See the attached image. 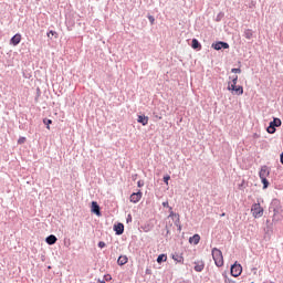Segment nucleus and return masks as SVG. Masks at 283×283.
I'll use <instances>...</instances> for the list:
<instances>
[{
	"label": "nucleus",
	"mask_w": 283,
	"mask_h": 283,
	"mask_svg": "<svg viewBox=\"0 0 283 283\" xmlns=\"http://www.w3.org/2000/svg\"><path fill=\"white\" fill-rule=\"evenodd\" d=\"M146 273H150L149 270H146Z\"/></svg>",
	"instance_id": "f704fd0d"
},
{
	"label": "nucleus",
	"mask_w": 283,
	"mask_h": 283,
	"mask_svg": "<svg viewBox=\"0 0 283 283\" xmlns=\"http://www.w3.org/2000/svg\"><path fill=\"white\" fill-rule=\"evenodd\" d=\"M56 235H54V234H51V235H49L46 239H45V242H46V244H50V245H52V244H56Z\"/></svg>",
	"instance_id": "2eb2a0df"
},
{
	"label": "nucleus",
	"mask_w": 283,
	"mask_h": 283,
	"mask_svg": "<svg viewBox=\"0 0 283 283\" xmlns=\"http://www.w3.org/2000/svg\"><path fill=\"white\" fill-rule=\"evenodd\" d=\"M172 260H174L175 262H178L179 264H185V258H182V255L174 254V255H172Z\"/></svg>",
	"instance_id": "dca6fc26"
},
{
	"label": "nucleus",
	"mask_w": 283,
	"mask_h": 283,
	"mask_svg": "<svg viewBox=\"0 0 283 283\" xmlns=\"http://www.w3.org/2000/svg\"><path fill=\"white\" fill-rule=\"evenodd\" d=\"M195 271H197V273H201V271H205V262L203 261L195 262Z\"/></svg>",
	"instance_id": "1a4fd4ad"
},
{
	"label": "nucleus",
	"mask_w": 283,
	"mask_h": 283,
	"mask_svg": "<svg viewBox=\"0 0 283 283\" xmlns=\"http://www.w3.org/2000/svg\"><path fill=\"white\" fill-rule=\"evenodd\" d=\"M231 72L233 74H240L242 72V70H240V69H232Z\"/></svg>",
	"instance_id": "bb28decb"
},
{
	"label": "nucleus",
	"mask_w": 283,
	"mask_h": 283,
	"mask_svg": "<svg viewBox=\"0 0 283 283\" xmlns=\"http://www.w3.org/2000/svg\"><path fill=\"white\" fill-rule=\"evenodd\" d=\"M161 262H167V254H159L157 258V263L161 264Z\"/></svg>",
	"instance_id": "aec40b11"
},
{
	"label": "nucleus",
	"mask_w": 283,
	"mask_h": 283,
	"mask_svg": "<svg viewBox=\"0 0 283 283\" xmlns=\"http://www.w3.org/2000/svg\"><path fill=\"white\" fill-rule=\"evenodd\" d=\"M148 20L150 21L151 25H154V23L156 22V19L154 18V15H148Z\"/></svg>",
	"instance_id": "a878e982"
},
{
	"label": "nucleus",
	"mask_w": 283,
	"mask_h": 283,
	"mask_svg": "<svg viewBox=\"0 0 283 283\" xmlns=\"http://www.w3.org/2000/svg\"><path fill=\"white\" fill-rule=\"evenodd\" d=\"M146 273H150L149 270H146Z\"/></svg>",
	"instance_id": "72a5a7b5"
},
{
	"label": "nucleus",
	"mask_w": 283,
	"mask_h": 283,
	"mask_svg": "<svg viewBox=\"0 0 283 283\" xmlns=\"http://www.w3.org/2000/svg\"><path fill=\"white\" fill-rule=\"evenodd\" d=\"M98 247H99V249H105V242L99 241V242H98Z\"/></svg>",
	"instance_id": "c756f323"
},
{
	"label": "nucleus",
	"mask_w": 283,
	"mask_h": 283,
	"mask_svg": "<svg viewBox=\"0 0 283 283\" xmlns=\"http://www.w3.org/2000/svg\"><path fill=\"white\" fill-rule=\"evenodd\" d=\"M259 176L263 184V189H269V180L266 179L268 176H271V170L269 169V167L262 166Z\"/></svg>",
	"instance_id": "7ed1b4c3"
},
{
	"label": "nucleus",
	"mask_w": 283,
	"mask_h": 283,
	"mask_svg": "<svg viewBox=\"0 0 283 283\" xmlns=\"http://www.w3.org/2000/svg\"><path fill=\"white\" fill-rule=\"evenodd\" d=\"M104 280H105L106 282H111L112 275H111V274L104 275Z\"/></svg>",
	"instance_id": "cd10ccee"
},
{
	"label": "nucleus",
	"mask_w": 283,
	"mask_h": 283,
	"mask_svg": "<svg viewBox=\"0 0 283 283\" xmlns=\"http://www.w3.org/2000/svg\"><path fill=\"white\" fill-rule=\"evenodd\" d=\"M102 283H105V282H102Z\"/></svg>",
	"instance_id": "c9c22d12"
},
{
	"label": "nucleus",
	"mask_w": 283,
	"mask_h": 283,
	"mask_svg": "<svg viewBox=\"0 0 283 283\" xmlns=\"http://www.w3.org/2000/svg\"><path fill=\"white\" fill-rule=\"evenodd\" d=\"M238 85V75L232 77V82L228 83V91L237 96H242L244 94V87Z\"/></svg>",
	"instance_id": "f257e3e1"
},
{
	"label": "nucleus",
	"mask_w": 283,
	"mask_h": 283,
	"mask_svg": "<svg viewBox=\"0 0 283 283\" xmlns=\"http://www.w3.org/2000/svg\"><path fill=\"white\" fill-rule=\"evenodd\" d=\"M270 125H272L274 127H281L282 119L281 118H274L273 122L270 123Z\"/></svg>",
	"instance_id": "a211bd4d"
},
{
	"label": "nucleus",
	"mask_w": 283,
	"mask_h": 283,
	"mask_svg": "<svg viewBox=\"0 0 283 283\" xmlns=\"http://www.w3.org/2000/svg\"><path fill=\"white\" fill-rule=\"evenodd\" d=\"M92 211L93 213H96V216H101V207H98L96 201L92 202Z\"/></svg>",
	"instance_id": "f8f14e48"
},
{
	"label": "nucleus",
	"mask_w": 283,
	"mask_h": 283,
	"mask_svg": "<svg viewBox=\"0 0 283 283\" xmlns=\"http://www.w3.org/2000/svg\"><path fill=\"white\" fill-rule=\"evenodd\" d=\"M11 45H19V43H21V34L17 33L15 35H13L10 40Z\"/></svg>",
	"instance_id": "9d476101"
},
{
	"label": "nucleus",
	"mask_w": 283,
	"mask_h": 283,
	"mask_svg": "<svg viewBox=\"0 0 283 283\" xmlns=\"http://www.w3.org/2000/svg\"><path fill=\"white\" fill-rule=\"evenodd\" d=\"M198 48H202V46L200 45V42H198V40L193 39L192 40V49L198 50Z\"/></svg>",
	"instance_id": "412c9836"
},
{
	"label": "nucleus",
	"mask_w": 283,
	"mask_h": 283,
	"mask_svg": "<svg viewBox=\"0 0 283 283\" xmlns=\"http://www.w3.org/2000/svg\"><path fill=\"white\" fill-rule=\"evenodd\" d=\"M211 253L216 266H224V256L222 255V251H220L218 248H213Z\"/></svg>",
	"instance_id": "f03ea898"
},
{
	"label": "nucleus",
	"mask_w": 283,
	"mask_h": 283,
	"mask_svg": "<svg viewBox=\"0 0 283 283\" xmlns=\"http://www.w3.org/2000/svg\"><path fill=\"white\" fill-rule=\"evenodd\" d=\"M281 164L283 165V153L281 154Z\"/></svg>",
	"instance_id": "473e14b6"
},
{
	"label": "nucleus",
	"mask_w": 283,
	"mask_h": 283,
	"mask_svg": "<svg viewBox=\"0 0 283 283\" xmlns=\"http://www.w3.org/2000/svg\"><path fill=\"white\" fill-rule=\"evenodd\" d=\"M138 187H143V181L137 182Z\"/></svg>",
	"instance_id": "2f4dec72"
},
{
	"label": "nucleus",
	"mask_w": 283,
	"mask_h": 283,
	"mask_svg": "<svg viewBox=\"0 0 283 283\" xmlns=\"http://www.w3.org/2000/svg\"><path fill=\"white\" fill-rule=\"evenodd\" d=\"M137 122L145 126L149 123V117L145 115H139Z\"/></svg>",
	"instance_id": "ddd939ff"
},
{
	"label": "nucleus",
	"mask_w": 283,
	"mask_h": 283,
	"mask_svg": "<svg viewBox=\"0 0 283 283\" xmlns=\"http://www.w3.org/2000/svg\"><path fill=\"white\" fill-rule=\"evenodd\" d=\"M212 48L214 49V50H229V43H227V42H217V43H214V44H212Z\"/></svg>",
	"instance_id": "0eeeda50"
},
{
	"label": "nucleus",
	"mask_w": 283,
	"mask_h": 283,
	"mask_svg": "<svg viewBox=\"0 0 283 283\" xmlns=\"http://www.w3.org/2000/svg\"><path fill=\"white\" fill-rule=\"evenodd\" d=\"M143 198V192L138 191V192H134L130 195V202H133L134 205H136V202H140V199Z\"/></svg>",
	"instance_id": "423d86ee"
},
{
	"label": "nucleus",
	"mask_w": 283,
	"mask_h": 283,
	"mask_svg": "<svg viewBox=\"0 0 283 283\" xmlns=\"http://www.w3.org/2000/svg\"><path fill=\"white\" fill-rule=\"evenodd\" d=\"M189 243L190 244H200V234H195L189 238Z\"/></svg>",
	"instance_id": "9b49d317"
},
{
	"label": "nucleus",
	"mask_w": 283,
	"mask_h": 283,
	"mask_svg": "<svg viewBox=\"0 0 283 283\" xmlns=\"http://www.w3.org/2000/svg\"><path fill=\"white\" fill-rule=\"evenodd\" d=\"M251 213L253 218H262V216H264V208H262V205H260V202L253 203L251 207Z\"/></svg>",
	"instance_id": "20e7f679"
},
{
	"label": "nucleus",
	"mask_w": 283,
	"mask_h": 283,
	"mask_svg": "<svg viewBox=\"0 0 283 283\" xmlns=\"http://www.w3.org/2000/svg\"><path fill=\"white\" fill-rule=\"evenodd\" d=\"M169 180H171V177H170L169 175H167V176L164 177V182H165L166 185H169Z\"/></svg>",
	"instance_id": "393cba45"
},
{
	"label": "nucleus",
	"mask_w": 283,
	"mask_h": 283,
	"mask_svg": "<svg viewBox=\"0 0 283 283\" xmlns=\"http://www.w3.org/2000/svg\"><path fill=\"white\" fill-rule=\"evenodd\" d=\"M128 261L129 259L127 255H120L117 260V264H119V266H124V264H127Z\"/></svg>",
	"instance_id": "4468645a"
},
{
	"label": "nucleus",
	"mask_w": 283,
	"mask_h": 283,
	"mask_svg": "<svg viewBox=\"0 0 283 283\" xmlns=\"http://www.w3.org/2000/svg\"><path fill=\"white\" fill-rule=\"evenodd\" d=\"M268 134H275V126H272L270 124V126L268 127Z\"/></svg>",
	"instance_id": "4be33fe9"
},
{
	"label": "nucleus",
	"mask_w": 283,
	"mask_h": 283,
	"mask_svg": "<svg viewBox=\"0 0 283 283\" xmlns=\"http://www.w3.org/2000/svg\"><path fill=\"white\" fill-rule=\"evenodd\" d=\"M44 125H46V129H50V125H52V119H43Z\"/></svg>",
	"instance_id": "5701e85b"
},
{
	"label": "nucleus",
	"mask_w": 283,
	"mask_h": 283,
	"mask_svg": "<svg viewBox=\"0 0 283 283\" xmlns=\"http://www.w3.org/2000/svg\"><path fill=\"white\" fill-rule=\"evenodd\" d=\"M114 231L116 232L117 235H123L125 231V226L123 223H117L114 226Z\"/></svg>",
	"instance_id": "6e6552de"
},
{
	"label": "nucleus",
	"mask_w": 283,
	"mask_h": 283,
	"mask_svg": "<svg viewBox=\"0 0 283 283\" xmlns=\"http://www.w3.org/2000/svg\"><path fill=\"white\" fill-rule=\"evenodd\" d=\"M243 36L248 40L253 39V31L251 29H247L243 33Z\"/></svg>",
	"instance_id": "f3484780"
},
{
	"label": "nucleus",
	"mask_w": 283,
	"mask_h": 283,
	"mask_svg": "<svg viewBox=\"0 0 283 283\" xmlns=\"http://www.w3.org/2000/svg\"><path fill=\"white\" fill-rule=\"evenodd\" d=\"M163 207L170 208V207H169V201H165V202H163Z\"/></svg>",
	"instance_id": "7c9ffc66"
},
{
	"label": "nucleus",
	"mask_w": 283,
	"mask_h": 283,
	"mask_svg": "<svg viewBox=\"0 0 283 283\" xmlns=\"http://www.w3.org/2000/svg\"><path fill=\"white\" fill-rule=\"evenodd\" d=\"M25 140H27L25 137H20V138L18 139V145H23V144H25Z\"/></svg>",
	"instance_id": "b1692460"
},
{
	"label": "nucleus",
	"mask_w": 283,
	"mask_h": 283,
	"mask_svg": "<svg viewBox=\"0 0 283 283\" xmlns=\"http://www.w3.org/2000/svg\"><path fill=\"white\" fill-rule=\"evenodd\" d=\"M230 273L232 277H240L242 275V265L235 262L231 265Z\"/></svg>",
	"instance_id": "39448f33"
},
{
	"label": "nucleus",
	"mask_w": 283,
	"mask_h": 283,
	"mask_svg": "<svg viewBox=\"0 0 283 283\" xmlns=\"http://www.w3.org/2000/svg\"><path fill=\"white\" fill-rule=\"evenodd\" d=\"M48 39L52 40V36L55 39H59V33L56 31L51 30L50 32L46 33Z\"/></svg>",
	"instance_id": "6ab92c4d"
},
{
	"label": "nucleus",
	"mask_w": 283,
	"mask_h": 283,
	"mask_svg": "<svg viewBox=\"0 0 283 283\" xmlns=\"http://www.w3.org/2000/svg\"><path fill=\"white\" fill-rule=\"evenodd\" d=\"M170 214L168 216V218H174V216H176V213H174L172 208H169Z\"/></svg>",
	"instance_id": "c85d7f7f"
}]
</instances>
